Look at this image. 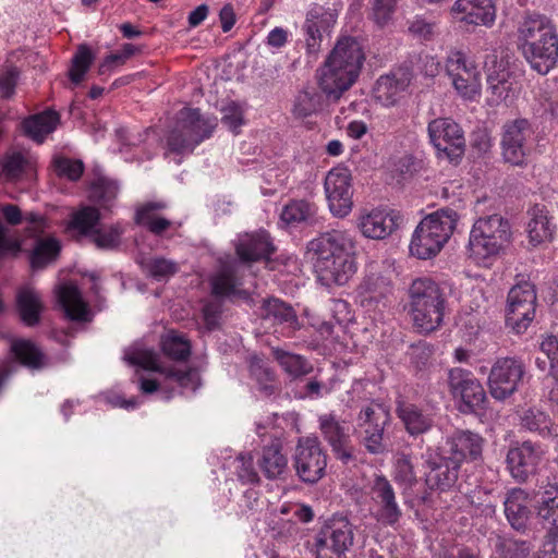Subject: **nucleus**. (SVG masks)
<instances>
[{
    "mask_svg": "<svg viewBox=\"0 0 558 558\" xmlns=\"http://www.w3.org/2000/svg\"><path fill=\"white\" fill-rule=\"evenodd\" d=\"M319 281L325 286L345 284L356 272L355 241L347 230H332L307 244Z\"/></svg>",
    "mask_w": 558,
    "mask_h": 558,
    "instance_id": "nucleus-1",
    "label": "nucleus"
},
{
    "mask_svg": "<svg viewBox=\"0 0 558 558\" xmlns=\"http://www.w3.org/2000/svg\"><path fill=\"white\" fill-rule=\"evenodd\" d=\"M365 53L361 43L351 36L340 37L316 72L317 84L327 99L338 101L361 73Z\"/></svg>",
    "mask_w": 558,
    "mask_h": 558,
    "instance_id": "nucleus-2",
    "label": "nucleus"
},
{
    "mask_svg": "<svg viewBox=\"0 0 558 558\" xmlns=\"http://www.w3.org/2000/svg\"><path fill=\"white\" fill-rule=\"evenodd\" d=\"M517 44L531 68L539 74L549 73L558 62V34L544 14H526L518 24Z\"/></svg>",
    "mask_w": 558,
    "mask_h": 558,
    "instance_id": "nucleus-3",
    "label": "nucleus"
},
{
    "mask_svg": "<svg viewBox=\"0 0 558 558\" xmlns=\"http://www.w3.org/2000/svg\"><path fill=\"white\" fill-rule=\"evenodd\" d=\"M124 361L130 365L140 366L147 371L159 374L160 379L140 378V389L144 393H153L160 390L165 399L172 398L175 387L184 390L195 391L201 385L199 374L194 368H178L166 366L159 361V355L149 349L141 345H133L125 350Z\"/></svg>",
    "mask_w": 558,
    "mask_h": 558,
    "instance_id": "nucleus-4",
    "label": "nucleus"
},
{
    "mask_svg": "<svg viewBox=\"0 0 558 558\" xmlns=\"http://www.w3.org/2000/svg\"><path fill=\"white\" fill-rule=\"evenodd\" d=\"M408 307L413 326L423 333L436 330L444 320L445 290L433 279H414L408 289Z\"/></svg>",
    "mask_w": 558,
    "mask_h": 558,
    "instance_id": "nucleus-5",
    "label": "nucleus"
},
{
    "mask_svg": "<svg viewBox=\"0 0 558 558\" xmlns=\"http://www.w3.org/2000/svg\"><path fill=\"white\" fill-rule=\"evenodd\" d=\"M459 219V214L450 207L426 216L413 232L410 253L420 259L435 257L452 235Z\"/></svg>",
    "mask_w": 558,
    "mask_h": 558,
    "instance_id": "nucleus-6",
    "label": "nucleus"
},
{
    "mask_svg": "<svg viewBox=\"0 0 558 558\" xmlns=\"http://www.w3.org/2000/svg\"><path fill=\"white\" fill-rule=\"evenodd\" d=\"M511 239L510 225L500 215H490L475 221L470 232V256L478 264L500 254Z\"/></svg>",
    "mask_w": 558,
    "mask_h": 558,
    "instance_id": "nucleus-7",
    "label": "nucleus"
},
{
    "mask_svg": "<svg viewBox=\"0 0 558 558\" xmlns=\"http://www.w3.org/2000/svg\"><path fill=\"white\" fill-rule=\"evenodd\" d=\"M390 423V411L384 404L372 401L361 408L354 433L368 453L381 454L387 451L386 429Z\"/></svg>",
    "mask_w": 558,
    "mask_h": 558,
    "instance_id": "nucleus-8",
    "label": "nucleus"
},
{
    "mask_svg": "<svg viewBox=\"0 0 558 558\" xmlns=\"http://www.w3.org/2000/svg\"><path fill=\"white\" fill-rule=\"evenodd\" d=\"M353 541V524L344 517H333L315 535L316 558H347Z\"/></svg>",
    "mask_w": 558,
    "mask_h": 558,
    "instance_id": "nucleus-9",
    "label": "nucleus"
},
{
    "mask_svg": "<svg viewBox=\"0 0 558 558\" xmlns=\"http://www.w3.org/2000/svg\"><path fill=\"white\" fill-rule=\"evenodd\" d=\"M328 456L317 436L300 437L292 457L293 468L301 482L316 484L326 474Z\"/></svg>",
    "mask_w": 558,
    "mask_h": 558,
    "instance_id": "nucleus-10",
    "label": "nucleus"
},
{
    "mask_svg": "<svg viewBox=\"0 0 558 558\" xmlns=\"http://www.w3.org/2000/svg\"><path fill=\"white\" fill-rule=\"evenodd\" d=\"M446 72L459 96L468 100L480 96L481 73L466 53L460 50L450 51L446 60Z\"/></svg>",
    "mask_w": 558,
    "mask_h": 558,
    "instance_id": "nucleus-11",
    "label": "nucleus"
},
{
    "mask_svg": "<svg viewBox=\"0 0 558 558\" xmlns=\"http://www.w3.org/2000/svg\"><path fill=\"white\" fill-rule=\"evenodd\" d=\"M448 387L453 399L460 401L462 413H475L484 408L485 390L471 371L461 367L449 369Z\"/></svg>",
    "mask_w": 558,
    "mask_h": 558,
    "instance_id": "nucleus-12",
    "label": "nucleus"
},
{
    "mask_svg": "<svg viewBox=\"0 0 558 558\" xmlns=\"http://www.w3.org/2000/svg\"><path fill=\"white\" fill-rule=\"evenodd\" d=\"M369 494L374 520L380 525L397 529L403 518V511L397 501L392 484L384 475H376Z\"/></svg>",
    "mask_w": 558,
    "mask_h": 558,
    "instance_id": "nucleus-13",
    "label": "nucleus"
},
{
    "mask_svg": "<svg viewBox=\"0 0 558 558\" xmlns=\"http://www.w3.org/2000/svg\"><path fill=\"white\" fill-rule=\"evenodd\" d=\"M525 365L517 357H499L493 364L488 375V388L496 400H505L512 396L522 381Z\"/></svg>",
    "mask_w": 558,
    "mask_h": 558,
    "instance_id": "nucleus-14",
    "label": "nucleus"
},
{
    "mask_svg": "<svg viewBox=\"0 0 558 558\" xmlns=\"http://www.w3.org/2000/svg\"><path fill=\"white\" fill-rule=\"evenodd\" d=\"M534 134L529 120L520 118L507 121L502 125L501 132V156L505 162L512 166H522L525 163L529 142Z\"/></svg>",
    "mask_w": 558,
    "mask_h": 558,
    "instance_id": "nucleus-15",
    "label": "nucleus"
},
{
    "mask_svg": "<svg viewBox=\"0 0 558 558\" xmlns=\"http://www.w3.org/2000/svg\"><path fill=\"white\" fill-rule=\"evenodd\" d=\"M324 190L330 213L338 218L347 217L353 207L350 170L343 166L330 169L325 178Z\"/></svg>",
    "mask_w": 558,
    "mask_h": 558,
    "instance_id": "nucleus-16",
    "label": "nucleus"
},
{
    "mask_svg": "<svg viewBox=\"0 0 558 558\" xmlns=\"http://www.w3.org/2000/svg\"><path fill=\"white\" fill-rule=\"evenodd\" d=\"M99 219L100 215L97 208L85 206L72 215L69 226L81 234H92L94 243L99 248H116L120 244L123 229L120 225H116L108 229L94 230Z\"/></svg>",
    "mask_w": 558,
    "mask_h": 558,
    "instance_id": "nucleus-17",
    "label": "nucleus"
},
{
    "mask_svg": "<svg viewBox=\"0 0 558 558\" xmlns=\"http://www.w3.org/2000/svg\"><path fill=\"white\" fill-rule=\"evenodd\" d=\"M428 135L434 147L450 161H458L464 154L465 140L462 129L450 118H437L428 123Z\"/></svg>",
    "mask_w": 558,
    "mask_h": 558,
    "instance_id": "nucleus-18",
    "label": "nucleus"
},
{
    "mask_svg": "<svg viewBox=\"0 0 558 558\" xmlns=\"http://www.w3.org/2000/svg\"><path fill=\"white\" fill-rule=\"evenodd\" d=\"M536 293L530 282L512 287L508 293L507 324L518 333L523 332L535 316Z\"/></svg>",
    "mask_w": 558,
    "mask_h": 558,
    "instance_id": "nucleus-19",
    "label": "nucleus"
},
{
    "mask_svg": "<svg viewBox=\"0 0 558 558\" xmlns=\"http://www.w3.org/2000/svg\"><path fill=\"white\" fill-rule=\"evenodd\" d=\"M543 453L541 446L530 440L512 444L506 454V468L517 483H525L536 473Z\"/></svg>",
    "mask_w": 558,
    "mask_h": 558,
    "instance_id": "nucleus-20",
    "label": "nucleus"
},
{
    "mask_svg": "<svg viewBox=\"0 0 558 558\" xmlns=\"http://www.w3.org/2000/svg\"><path fill=\"white\" fill-rule=\"evenodd\" d=\"M318 424L323 438L335 457L344 464L354 460L355 449L347 422L341 421L335 413H326L318 416Z\"/></svg>",
    "mask_w": 558,
    "mask_h": 558,
    "instance_id": "nucleus-21",
    "label": "nucleus"
},
{
    "mask_svg": "<svg viewBox=\"0 0 558 558\" xmlns=\"http://www.w3.org/2000/svg\"><path fill=\"white\" fill-rule=\"evenodd\" d=\"M392 292L390 277L372 265L359 287L362 306L368 310L386 307Z\"/></svg>",
    "mask_w": 558,
    "mask_h": 558,
    "instance_id": "nucleus-22",
    "label": "nucleus"
},
{
    "mask_svg": "<svg viewBox=\"0 0 558 558\" xmlns=\"http://www.w3.org/2000/svg\"><path fill=\"white\" fill-rule=\"evenodd\" d=\"M424 462L428 469L425 473V482L430 489L445 492L457 483L461 464L446 453L428 450L424 454Z\"/></svg>",
    "mask_w": 558,
    "mask_h": 558,
    "instance_id": "nucleus-23",
    "label": "nucleus"
},
{
    "mask_svg": "<svg viewBox=\"0 0 558 558\" xmlns=\"http://www.w3.org/2000/svg\"><path fill=\"white\" fill-rule=\"evenodd\" d=\"M411 78V72L402 68L380 75L374 87L375 99L386 107L395 106L404 96Z\"/></svg>",
    "mask_w": 558,
    "mask_h": 558,
    "instance_id": "nucleus-24",
    "label": "nucleus"
},
{
    "mask_svg": "<svg viewBox=\"0 0 558 558\" xmlns=\"http://www.w3.org/2000/svg\"><path fill=\"white\" fill-rule=\"evenodd\" d=\"M459 22L490 27L496 20L493 0H456L450 9Z\"/></svg>",
    "mask_w": 558,
    "mask_h": 558,
    "instance_id": "nucleus-25",
    "label": "nucleus"
},
{
    "mask_svg": "<svg viewBox=\"0 0 558 558\" xmlns=\"http://www.w3.org/2000/svg\"><path fill=\"white\" fill-rule=\"evenodd\" d=\"M401 222V217L393 211L373 209L360 215L357 227L365 238L381 240L390 235Z\"/></svg>",
    "mask_w": 558,
    "mask_h": 558,
    "instance_id": "nucleus-26",
    "label": "nucleus"
},
{
    "mask_svg": "<svg viewBox=\"0 0 558 558\" xmlns=\"http://www.w3.org/2000/svg\"><path fill=\"white\" fill-rule=\"evenodd\" d=\"M211 294L218 299H231L248 296L242 289V278L239 266L235 263L222 264L209 278Z\"/></svg>",
    "mask_w": 558,
    "mask_h": 558,
    "instance_id": "nucleus-27",
    "label": "nucleus"
},
{
    "mask_svg": "<svg viewBox=\"0 0 558 558\" xmlns=\"http://www.w3.org/2000/svg\"><path fill=\"white\" fill-rule=\"evenodd\" d=\"M483 438L470 430H456L447 437L442 452L461 464L466 460H475L482 454Z\"/></svg>",
    "mask_w": 558,
    "mask_h": 558,
    "instance_id": "nucleus-28",
    "label": "nucleus"
},
{
    "mask_svg": "<svg viewBox=\"0 0 558 558\" xmlns=\"http://www.w3.org/2000/svg\"><path fill=\"white\" fill-rule=\"evenodd\" d=\"M537 517L547 536L558 543V484H549L538 500Z\"/></svg>",
    "mask_w": 558,
    "mask_h": 558,
    "instance_id": "nucleus-29",
    "label": "nucleus"
},
{
    "mask_svg": "<svg viewBox=\"0 0 558 558\" xmlns=\"http://www.w3.org/2000/svg\"><path fill=\"white\" fill-rule=\"evenodd\" d=\"M274 250L270 236L264 230L242 234L236 243V254L244 262H254L269 257Z\"/></svg>",
    "mask_w": 558,
    "mask_h": 558,
    "instance_id": "nucleus-30",
    "label": "nucleus"
},
{
    "mask_svg": "<svg viewBox=\"0 0 558 558\" xmlns=\"http://www.w3.org/2000/svg\"><path fill=\"white\" fill-rule=\"evenodd\" d=\"M530 496L526 490L520 487L507 492L504 507L505 514L510 525L517 531H524L530 518Z\"/></svg>",
    "mask_w": 558,
    "mask_h": 558,
    "instance_id": "nucleus-31",
    "label": "nucleus"
},
{
    "mask_svg": "<svg viewBox=\"0 0 558 558\" xmlns=\"http://www.w3.org/2000/svg\"><path fill=\"white\" fill-rule=\"evenodd\" d=\"M397 415L411 436L427 433L434 425L433 415L416 404L401 402L397 407Z\"/></svg>",
    "mask_w": 558,
    "mask_h": 558,
    "instance_id": "nucleus-32",
    "label": "nucleus"
},
{
    "mask_svg": "<svg viewBox=\"0 0 558 558\" xmlns=\"http://www.w3.org/2000/svg\"><path fill=\"white\" fill-rule=\"evenodd\" d=\"M259 315L263 320L269 322L271 325H283L290 331L300 328L294 310L276 298L264 300L259 308Z\"/></svg>",
    "mask_w": 558,
    "mask_h": 558,
    "instance_id": "nucleus-33",
    "label": "nucleus"
},
{
    "mask_svg": "<svg viewBox=\"0 0 558 558\" xmlns=\"http://www.w3.org/2000/svg\"><path fill=\"white\" fill-rule=\"evenodd\" d=\"M258 466L268 480H280L288 471V459L282 453L279 440H272L263 448Z\"/></svg>",
    "mask_w": 558,
    "mask_h": 558,
    "instance_id": "nucleus-34",
    "label": "nucleus"
},
{
    "mask_svg": "<svg viewBox=\"0 0 558 558\" xmlns=\"http://www.w3.org/2000/svg\"><path fill=\"white\" fill-rule=\"evenodd\" d=\"M167 208L165 202H148L140 206L135 214V222L145 227L149 232L160 235L171 225V221L160 213Z\"/></svg>",
    "mask_w": 558,
    "mask_h": 558,
    "instance_id": "nucleus-35",
    "label": "nucleus"
},
{
    "mask_svg": "<svg viewBox=\"0 0 558 558\" xmlns=\"http://www.w3.org/2000/svg\"><path fill=\"white\" fill-rule=\"evenodd\" d=\"M178 123L193 137H201V143L210 137L217 125L215 118L203 117L198 109L192 108L179 111Z\"/></svg>",
    "mask_w": 558,
    "mask_h": 558,
    "instance_id": "nucleus-36",
    "label": "nucleus"
},
{
    "mask_svg": "<svg viewBox=\"0 0 558 558\" xmlns=\"http://www.w3.org/2000/svg\"><path fill=\"white\" fill-rule=\"evenodd\" d=\"M15 299L22 322L27 326L37 325L43 310L40 294L33 287L24 286L17 290Z\"/></svg>",
    "mask_w": 558,
    "mask_h": 558,
    "instance_id": "nucleus-37",
    "label": "nucleus"
},
{
    "mask_svg": "<svg viewBox=\"0 0 558 558\" xmlns=\"http://www.w3.org/2000/svg\"><path fill=\"white\" fill-rule=\"evenodd\" d=\"M0 213L11 226H17L24 220L27 223L26 232L29 236L38 238L47 227L46 219L41 215L29 211L23 216L21 209L14 204L1 206Z\"/></svg>",
    "mask_w": 558,
    "mask_h": 558,
    "instance_id": "nucleus-38",
    "label": "nucleus"
},
{
    "mask_svg": "<svg viewBox=\"0 0 558 558\" xmlns=\"http://www.w3.org/2000/svg\"><path fill=\"white\" fill-rule=\"evenodd\" d=\"M58 301L65 315L72 320H85L87 304L78 288L72 283L62 284L58 290Z\"/></svg>",
    "mask_w": 558,
    "mask_h": 558,
    "instance_id": "nucleus-39",
    "label": "nucleus"
},
{
    "mask_svg": "<svg viewBox=\"0 0 558 558\" xmlns=\"http://www.w3.org/2000/svg\"><path fill=\"white\" fill-rule=\"evenodd\" d=\"M531 219L527 223V233L530 242L538 245L553 239L555 226L548 217L544 206L536 205L531 211Z\"/></svg>",
    "mask_w": 558,
    "mask_h": 558,
    "instance_id": "nucleus-40",
    "label": "nucleus"
},
{
    "mask_svg": "<svg viewBox=\"0 0 558 558\" xmlns=\"http://www.w3.org/2000/svg\"><path fill=\"white\" fill-rule=\"evenodd\" d=\"M58 122V113L48 110L25 119L23 130L28 137L37 143H43L45 137L56 130Z\"/></svg>",
    "mask_w": 558,
    "mask_h": 558,
    "instance_id": "nucleus-41",
    "label": "nucleus"
},
{
    "mask_svg": "<svg viewBox=\"0 0 558 558\" xmlns=\"http://www.w3.org/2000/svg\"><path fill=\"white\" fill-rule=\"evenodd\" d=\"M484 69L487 74V84L493 89L494 94L501 96L506 90L505 84L510 78V71L508 61L499 59L497 53L490 52L485 57Z\"/></svg>",
    "mask_w": 558,
    "mask_h": 558,
    "instance_id": "nucleus-42",
    "label": "nucleus"
},
{
    "mask_svg": "<svg viewBox=\"0 0 558 558\" xmlns=\"http://www.w3.org/2000/svg\"><path fill=\"white\" fill-rule=\"evenodd\" d=\"M271 353L281 368L292 378H299L313 372V365L302 355L272 348Z\"/></svg>",
    "mask_w": 558,
    "mask_h": 558,
    "instance_id": "nucleus-43",
    "label": "nucleus"
},
{
    "mask_svg": "<svg viewBox=\"0 0 558 558\" xmlns=\"http://www.w3.org/2000/svg\"><path fill=\"white\" fill-rule=\"evenodd\" d=\"M315 203L305 199H292L286 204L281 210L280 219L286 225H299L308 222L314 219L317 214Z\"/></svg>",
    "mask_w": 558,
    "mask_h": 558,
    "instance_id": "nucleus-44",
    "label": "nucleus"
},
{
    "mask_svg": "<svg viewBox=\"0 0 558 558\" xmlns=\"http://www.w3.org/2000/svg\"><path fill=\"white\" fill-rule=\"evenodd\" d=\"M251 377L257 383L265 396H272L279 390L275 372L259 357L252 356L248 365Z\"/></svg>",
    "mask_w": 558,
    "mask_h": 558,
    "instance_id": "nucleus-45",
    "label": "nucleus"
},
{
    "mask_svg": "<svg viewBox=\"0 0 558 558\" xmlns=\"http://www.w3.org/2000/svg\"><path fill=\"white\" fill-rule=\"evenodd\" d=\"M323 105V95L314 88H306L295 96L292 113L295 118L304 119L320 111Z\"/></svg>",
    "mask_w": 558,
    "mask_h": 558,
    "instance_id": "nucleus-46",
    "label": "nucleus"
},
{
    "mask_svg": "<svg viewBox=\"0 0 558 558\" xmlns=\"http://www.w3.org/2000/svg\"><path fill=\"white\" fill-rule=\"evenodd\" d=\"M521 425L523 428L537 433L542 437H550L553 435V421L550 416L536 408H530L523 412Z\"/></svg>",
    "mask_w": 558,
    "mask_h": 558,
    "instance_id": "nucleus-47",
    "label": "nucleus"
},
{
    "mask_svg": "<svg viewBox=\"0 0 558 558\" xmlns=\"http://www.w3.org/2000/svg\"><path fill=\"white\" fill-rule=\"evenodd\" d=\"M325 21L316 10L307 13L306 20L303 24L302 31L305 37L306 49L308 53H316L320 48L322 29L324 28Z\"/></svg>",
    "mask_w": 558,
    "mask_h": 558,
    "instance_id": "nucleus-48",
    "label": "nucleus"
},
{
    "mask_svg": "<svg viewBox=\"0 0 558 558\" xmlns=\"http://www.w3.org/2000/svg\"><path fill=\"white\" fill-rule=\"evenodd\" d=\"M161 349L167 356L177 361H185L191 354L190 341L174 331H169L162 337Z\"/></svg>",
    "mask_w": 558,
    "mask_h": 558,
    "instance_id": "nucleus-49",
    "label": "nucleus"
},
{
    "mask_svg": "<svg viewBox=\"0 0 558 558\" xmlns=\"http://www.w3.org/2000/svg\"><path fill=\"white\" fill-rule=\"evenodd\" d=\"M60 245L56 239H38L31 256L34 268H43L59 254Z\"/></svg>",
    "mask_w": 558,
    "mask_h": 558,
    "instance_id": "nucleus-50",
    "label": "nucleus"
},
{
    "mask_svg": "<svg viewBox=\"0 0 558 558\" xmlns=\"http://www.w3.org/2000/svg\"><path fill=\"white\" fill-rule=\"evenodd\" d=\"M167 144L171 153L184 155L192 153L201 144V137H193L178 123L169 134Z\"/></svg>",
    "mask_w": 558,
    "mask_h": 558,
    "instance_id": "nucleus-51",
    "label": "nucleus"
},
{
    "mask_svg": "<svg viewBox=\"0 0 558 558\" xmlns=\"http://www.w3.org/2000/svg\"><path fill=\"white\" fill-rule=\"evenodd\" d=\"M11 350L23 365L32 368L40 367L43 355L32 341L24 339L13 340Z\"/></svg>",
    "mask_w": 558,
    "mask_h": 558,
    "instance_id": "nucleus-52",
    "label": "nucleus"
},
{
    "mask_svg": "<svg viewBox=\"0 0 558 558\" xmlns=\"http://www.w3.org/2000/svg\"><path fill=\"white\" fill-rule=\"evenodd\" d=\"M94 61V56L87 46H80L72 59L69 77L72 83L80 84Z\"/></svg>",
    "mask_w": 558,
    "mask_h": 558,
    "instance_id": "nucleus-53",
    "label": "nucleus"
},
{
    "mask_svg": "<svg viewBox=\"0 0 558 558\" xmlns=\"http://www.w3.org/2000/svg\"><path fill=\"white\" fill-rule=\"evenodd\" d=\"M144 270L154 279L167 280L178 272L179 265L163 257L149 258L143 263Z\"/></svg>",
    "mask_w": 558,
    "mask_h": 558,
    "instance_id": "nucleus-54",
    "label": "nucleus"
},
{
    "mask_svg": "<svg viewBox=\"0 0 558 558\" xmlns=\"http://www.w3.org/2000/svg\"><path fill=\"white\" fill-rule=\"evenodd\" d=\"M496 550L500 558H527L531 547L525 541L499 537Z\"/></svg>",
    "mask_w": 558,
    "mask_h": 558,
    "instance_id": "nucleus-55",
    "label": "nucleus"
},
{
    "mask_svg": "<svg viewBox=\"0 0 558 558\" xmlns=\"http://www.w3.org/2000/svg\"><path fill=\"white\" fill-rule=\"evenodd\" d=\"M26 160L21 153L7 155L2 160L1 175L8 181L17 180L25 170Z\"/></svg>",
    "mask_w": 558,
    "mask_h": 558,
    "instance_id": "nucleus-56",
    "label": "nucleus"
},
{
    "mask_svg": "<svg viewBox=\"0 0 558 558\" xmlns=\"http://www.w3.org/2000/svg\"><path fill=\"white\" fill-rule=\"evenodd\" d=\"M53 166L59 177H65L71 181L78 180L84 171V165L81 160L68 157L54 158Z\"/></svg>",
    "mask_w": 558,
    "mask_h": 558,
    "instance_id": "nucleus-57",
    "label": "nucleus"
},
{
    "mask_svg": "<svg viewBox=\"0 0 558 558\" xmlns=\"http://www.w3.org/2000/svg\"><path fill=\"white\" fill-rule=\"evenodd\" d=\"M409 32L421 40H432L438 34L437 24L424 17L416 16L409 24Z\"/></svg>",
    "mask_w": 558,
    "mask_h": 558,
    "instance_id": "nucleus-58",
    "label": "nucleus"
},
{
    "mask_svg": "<svg viewBox=\"0 0 558 558\" xmlns=\"http://www.w3.org/2000/svg\"><path fill=\"white\" fill-rule=\"evenodd\" d=\"M221 123L231 132L239 133V129L243 125V110L235 102H229L222 110Z\"/></svg>",
    "mask_w": 558,
    "mask_h": 558,
    "instance_id": "nucleus-59",
    "label": "nucleus"
},
{
    "mask_svg": "<svg viewBox=\"0 0 558 558\" xmlns=\"http://www.w3.org/2000/svg\"><path fill=\"white\" fill-rule=\"evenodd\" d=\"M542 353L549 361V373L555 380H558V338L556 336H547L539 344Z\"/></svg>",
    "mask_w": 558,
    "mask_h": 558,
    "instance_id": "nucleus-60",
    "label": "nucleus"
},
{
    "mask_svg": "<svg viewBox=\"0 0 558 558\" xmlns=\"http://www.w3.org/2000/svg\"><path fill=\"white\" fill-rule=\"evenodd\" d=\"M395 480L411 486L416 481L411 458L407 454H400L395 464Z\"/></svg>",
    "mask_w": 558,
    "mask_h": 558,
    "instance_id": "nucleus-61",
    "label": "nucleus"
},
{
    "mask_svg": "<svg viewBox=\"0 0 558 558\" xmlns=\"http://www.w3.org/2000/svg\"><path fill=\"white\" fill-rule=\"evenodd\" d=\"M119 186L113 181L99 180L93 186V196L101 203L102 206H109L110 203L117 197Z\"/></svg>",
    "mask_w": 558,
    "mask_h": 558,
    "instance_id": "nucleus-62",
    "label": "nucleus"
},
{
    "mask_svg": "<svg viewBox=\"0 0 558 558\" xmlns=\"http://www.w3.org/2000/svg\"><path fill=\"white\" fill-rule=\"evenodd\" d=\"M221 299H214L207 301L202 310L203 319L208 330L215 329L219 325L221 314Z\"/></svg>",
    "mask_w": 558,
    "mask_h": 558,
    "instance_id": "nucleus-63",
    "label": "nucleus"
},
{
    "mask_svg": "<svg viewBox=\"0 0 558 558\" xmlns=\"http://www.w3.org/2000/svg\"><path fill=\"white\" fill-rule=\"evenodd\" d=\"M396 0H374L373 19L379 26L386 25L393 13Z\"/></svg>",
    "mask_w": 558,
    "mask_h": 558,
    "instance_id": "nucleus-64",
    "label": "nucleus"
}]
</instances>
